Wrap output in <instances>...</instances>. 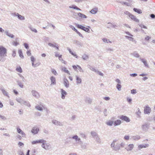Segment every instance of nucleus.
I'll return each mask as SVG.
<instances>
[{
    "label": "nucleus",
    "instance_id": "nucleus-9",
    "mask_svg": "<svg viewBox=\"0 0 155 155\" xmlns=\"http://www.w3.org/2000/svg\"><path fill=\"white\" fill-rule=\"evenodd\" d=\"M52 123L55 125L59 126H62L63 124L61 122L56 120H53L52 121Z\"/></svg>",
    "mask_w": 155,
    "mask_h": 155
},
{
    "label": "nucleus",
    "instance_id": "nucleus-19",
    "mask_svg": "<svg viewBox=\"0 0 155 155\" xmlns=\"http://www.w3.org/2000/svg\"><path fill=\"white\" fill-rule=\"evenodd\" d=\"M108 28H110V27H112L113 28H116L117 27V26L115 24H113L110 22H108Z\"/></svg>",
    "mask_w": 155,
    "mask_h": 155
},
{
    "label": "nucleus",
    "instance_id": "nucleus-22",
    "mask_svg": "<svg viewBox=\"0 0 155 155\" xmlns=\"http://www.w3.org/2000/svg\"><path fill=\"white\" fill-rule=\"evenodd\" d=\"M88 67L92 71H94L96 73L97 71H98V70L95 69L94 67H93L90 65H88Z\"/></svg>",
    "mask_w": 155,
    "mask_h": 155
},
{
    "label": "nucleus",
    "instance_id": "nucleus-51",
    "mask_svg": "<svg viewBox=\"0 0 155 155\" xmlns=\"http://www.w3.org/2000/svg\"><path fill=\"white\" fill-rule=\"evenodd\" d=\"M17 82L18 83V85L21 88H23V85L20 81H17Z\"/></svg>",
    "mask_w": 155,
    "mask_h": 155
},
{
    "label": "nucleus",
    "instance_id": "nucleus-64",
    "mask_svg": "<svg viewBox=\"0 0 155 155\" xmlns=\"http://www.w3.org/2000/svg\"><path fill=\"white\" fill-rule=\"evenodd\" d=\"M131 91V93L132 94H135L137 93V91L136 89H132Z\"/></svg>",
    "mask_w": 155,
    "mask_h": 155
},
{
    "label": "nucleus",
    "instance_id": "nucleus-55",
    "mask_svg": "<svg viewBox=\"0 0 155 155\" xmlns=\"http://www.w3.org/2000/svg\"><path fill=\"white\" fill-rule=\"evenodd\" d=\"M77 66L78 67V68L80 72H83L84 71V70L82 69V68H81V66L78 65H77Z\"/></svg>",
    "mask_w": 155,
    "mask_h": 155
},
{
    "label": "nucleus",
    "instance_id": "nucleus-49",
    "mask_svg": "<svg viewBox=\"0 0 155 155\" xmlns=\"http://www.w3.org/2000/svg\"><path fill=\"white\" fill-rule=\"evenodd\" d=\"M37 140V143H42L46 142V140H43L41 139L39 140Z\"/></svg>",
    "mask_w": 155,
    "mask_h": 155
},
{
    "label": "nucleus",
    "instance_id": "nucleus-46",
    "mask_svg": "<svg viewBox=\"0 0 155 155\" xmlns=\"http://www.w3.org/2000/svg\"><path fill=\"white\" fill-rule=\"evenodd\" d=\"M125 37L127 38L130 41H133L134 40V38L132 37L131 36L130 37L127 36H125Z\"/></svg>",
    "mask_w": 155,
    "mask_h": 155
},
{
    "label": "nucleus",
    "instance_id": "nucleus-28",
    "mask_svg": "<svg viewBox=\"0 0 155 155\" xmlns=\"http://www.w3.org/2000/svg\"><path fill=\"white\" fill-rule=\"evenodd\" d=\"M149 144H144L140 145L138 146L139 148H146L149 147Z\"/></svg>",
    "mask_w": 155,
    "mask_h": 155
},
{
    "label": "nucleus",
    "instance_id": "nucleus-50",
    "mask_svg": "<svg viewBox=\"0 0 155 155\" xmlns=\"http://www.w3.org/2000/svg\"><path fill=\"white\" fill-rule=\"evenodd\" d=\"M51 71L52 73L55 75H58L57 73V72L56 70L54 69H51Z\"/></svg>",
    "mask_w": 155,
    "mask_h": 155
},
{
    "label": "nucleus",
    "instance_id": "nucleus-37",
    "mask_svg": "<svg viewBox=\"0 0 155 155\" xmlns=\"http://www.w3.org/2000/svg\"><path fill=\"white\" fill-rule=\"evenodd\" d=\"M133 10L138 14H141L142 12L141 10L136 8H134Z\"/></svg>",
    "mask_w": 155,
    "mask_h": 155
},
{
    "label": "nucleus",
    "instance_id": "nucleus-32",
    "mask_svg": "<svg viewBox=\"0 0 155 155\" xmlns=\"http://www.w3.org/2000/svg\"><path fill=\"white\" fill-rule=\"evenodd\" d=\"M114 124V122L110 120H109L108 122L106 123V124L110 126H111Z\"/></svg>",
    "mask_w": 155,
    "mask_h": 155
},
{
    "label": "nucleus",
    "instance_id": "nucleus-59",
    "mask_svg": "<svg viewBox=\"0 0 155 155\" xmlns=\"http://www.w3.org/2000/svg\"><path fill=\"white\" fill-rule=\"evenodd\" d=\"M24 46H25V48L26 49H29V46H28V45L27 43H24Z\"/></svg>",
    "mask_w": 155,
    "mask_h": 155
},
{
    "label": "nucleus",
    "instance_id": "nucleus-61",
    "mask_svg": "<svg viewBox=\"0 0 155 155\" xmlns=\"http://www.w3.org/2000/svg\"><path fill=\"white\" fill-rule=\"evenodd\" d=\"M12 44L13 45L17 46L18 45H19V43L15 41H13L12 42Z\"/></svg>",
    "mask_w": 155,
    "mask_h": 155
},
{
    "label": "nucleus",
    "instance_id": "nucleus-25",
    "mask_svg": "<svg viewBox=\"0 0 155 155\" xmlns=\"http://www.w3.org/2000/svg\"><path fill=\"white\" fill-rule=\"evenodd\" d=\"M85 102L86 103L90 104L92 102V100L89 97H87L86 99Z\"/></svg>",
    "mask_w": 155,
    "mask_h": 155
},
{
    "label": "nucleus",
    "instance_id": "nucleus-34",
    "mask_svg": "<svg viewBox=\"0 0 155 155\" xmlns=\"http://www.w3.org/2000/svg\"><path fill=\"white\" fill-rule=\"evenodd\" d=\"M18 53L19 54V56L22 58H24V56L23 55L22 51L21 50H19L18 51Z\"/></svg>",
    "mask_w": 155,
    "mask_h": 155
},
{
    "label": "nucleus",
    "instance_id": "nucleus-8",
    "mask_svg": "<svg viewBox=\"0 0 155 155\" xmlns=\"http://www.w3.org/2000/svg\"><path fill=\"white\" fill-rule=\"evenodd\" d=\"M32 95L36 98L39 97L40 96L38 93L35 90H32L31 91Z\"/></svg>",
    "mask_w": 155,
    "mask_h": 155
},
{
    "label": "nucleus",
    "instance_id": "nucleus-47",
    "mask_svg": "<svg viewBox=\"0 0 155 155\" xmlns=\"http://www.w3.org/2000/svg\"><path fill=\"white\" fill-rule=\"evenodd\" d=\"M16 70L17 71L20 73H22V69L20 67L17 68Z\"/></svg>",
    "mask_w": 155,
    "mask_h": 155
},
{
    "label": "nucleus",
    "instance_id": "nucleus-45",
    "mask_svg": "<svg viewBox=\"0 0 155 155\" xmlns=\"http://www.w3.org/2000/svg\"><path fill=\"white\" fill-rule=\"evenodd\" d=\"M72 139L75 140L76 142L78 140L79 137H78V136L77 135H74L72 136Z\"/></svg>",
    "mask_w": 155,
    "mask_h": 155
},
{
    "label": "nucleus",
    "instance_id": "nucleus-63",
    "mask_svg": "<svg viewBox=\"0 0 155 155\" xmlns=\"http://www.w3.org/2000/svg\"><path fill=\"white\" fill-rule=\"evenodd\" d=\"M124 139L125 140H128L130 139L129 136H125L124 137Z\"/></svg>",
    "mask_w": 155,
    "mask_h": 155
},
{
    "label": "nucleus",
    "instance_id": "nucleus-60",
    "mask_svg": "<svg viewBox=\"0 0 155 155\" xmlns=\"http://www.w3.org/2000/svg\"><path fill=\"white\" fill-rule=\"evenodd\" d=\"M22 137H26V134L25 133L22 131L20 133Z\"/></svg>",
    "mask_w": 155,
    "mask_h": 155
},
{
    "label": "nucleus",
    "instance_id": "nucleus-58",
    "mask_svg": "<svg viewBox=\"0 0 155 155\" xmlns=\"http://www.w3.org/2000/svg\"><path fill=\"white\" fill-rule=\"evenodd\" d=\"M77 34H78L79 36L83 38V36L77 30H76V31H75Z\"/></svg>",
    "mask_w": 155,
    "mask_h": 155
},
{
    "label": "nucleus",
    "instance_id": "nucleus-16",
    "mask_svg": "<svg viewBox=\"0 0 155 155\" xmlns=\"http://www.w3.org/2000/svg\"><path fill=\"white\" fill-rule=\"evenodd\" d=\"M130 18L134 20V21L137 22H139V20L134 15H132L131 14V15H130Z\"/></svg>",
    "mask_w": 155,
    "mask_h": 155
},
{
    "label": "nucleus",
    "instance_id": "nucleus-31",
    "mask_svg": "<svg viewBox=\"0 0 155 155\" xmlns=\"http://www.w3.org/2000/svg\"><path fill=\"white\" fill-rule=\"evenodd\" d=\"M45 150H48L50 149L51 148V146L50 144L49 143H45Z\"/></svg>",
    "mask_w": 155,
    "mask_h": 155
},
{
    "label": "nucleus",
    "instance_id": "nucleus-2",
    "mask_svg": "<svg viewBox=\"0 0 155 155\" xmlns=\"http://www.w3.org/2000/svg\"><path fill=\"white\" fill-rule=\"evenodd\" d=\"M7 50L2 46H0V61L3 62L5 60V57L6 56Z\"/></svg>",
    "mask_w": 155,
    "mask_h": 155
},
{
    "label": "nucleus",
    "instance_id": "nucleus-27",
    "mask_svg": "<svg viewBox=\"0 0 155 155\" xmlns=\"http://www.w3.org/2000/svg\"><path fill=\"white\" fill-rule=\"evenodd\" d=\"M121 121L119 120H117L115 121L114 123V125L115 126L120 125L121 124Z\"/></svg>",
    "mask_w": 155,
    "mask_h": 155
},
{
    "label": "nucleus",
    "instance_id": "nucleus-7",
    "mask_svg": "<svg viewBox=\"0 0 155 155\" xmlns=\"http://www.w3.org/2000/svg\"><path fill=\"white\" fill-rule=\"evenodd\" d=\"M39 131V129L38 127H34L32 128L31 132L34 134H38Z\"/></svg>",
    "mask_w": 155,
    "mask_h": 155
},
{
    "label": "nucleus",
    "instance_id": "nucleus-14",
    "mask_svg": "<svg viewBox=\"0 0 155 155\" xmlns=\"http://www.w3.org/2000/svg\"><path fill=\"white\" fill-rule=\"evenodd\" d=\"M140 59L141 61V62H142L143 63L145 66L147 67V68L149 67V66L148 64L147 61L145 59L140 58Z\"/></svg>",
    "mask_w": 155,
    "mask_h": 155
},
{
    "label": "nucleus",
    "instance_id": "nucleus-36",
    "mask_svg": "<svg viewBox=\"0 0 155 155\" xmlns=\"http://www.w3.org/2000/svg\"><path fill=\"white\" fill-rule=\"evenodd\" d=\"M48 45L50 47H53L55 48L56 47V45H57V44L54 42L53 43H49L48 44Z\"/></svg>",
    "mask_w": 155,
    "mask_h": 155
},
{
    "label": "nucleus",
    "instance_id": "nucleus-21",
    "mask_svg": "<svg viewBox=\"0 0 155 155\" xmlns=\"http://www.w3.org/2000/svg\"><path fill=\"white\" fill-rule=\"evenodd\" d=\"M76 79L77 81V84H80L81 83V79L80 78H79L78 75H76L75 76Z\"/></svg>",
    "mask_w": 155,
    "mask_h": 155
},
{
    "label": "nucleus",
    "instance_id": "nucleus-29",
    "mask_svg": "<svg viewBox=\"0 0 155 155\" xmlns=\"http://www.w3.org/2000/svg\"><path fill=\"white\" fill-rule=\"evenodd\" d=\"M69 8H73L74 9H76L77 10L81 11V9L78 7L77 6L75 5H72V6H69Z\"/></svg>",
    "mask_w": 155,
    "mask_h": 155
},
{
    "label": "nucleus",
    "instance_id": "nucleus-6",
    "mask_svg": "<svg viewBox=\"0 0 155 155\" xmlns=\"http://www.w3.org/2000/svg\"><path fill=\"white\" fill-rule=\"evenodd\" d=\"M151 111L150 108L147 105L146 106L144 109V112L145 114H149Z\"/></svg>",
    "mask_w": 155,
    "mask_h": 155
},
{
    "label": "nucleus",
    "instance_id": "nucleus-52",
    "mask_svg": "<svg viewBox=\"0 0 155 155\" xmlns=\"http://www.w3.org/2000/svg\"><path fill=\"white\" fill-rule=\"evenodd\" d=\"M79 135L82 138L85 139L86 138V136L84 134L81 133L79 134Z\"/></svg>",
    "mask_w": 155,
    "mask_h": 155
},
{
    "label": "nucleus",
    "instance_id": "nucleus-35",
    "mask_svg": "<svg viewBox=\"0 0 155 155\" xmlns=\"http://www.w3.org/2000/svg\"><path fill=\"white\" fill-rule=\"evenodd\" d=\"M82 58L83 59L87 60L88 59L89 57L86 54H84L82 56Z\"/></svg>",
    "mask_w": 155,
    "mask_h": 155
},
{
    "label": "nucleus",
    "instance_id": "nucleus-1",
    "mask_svg": "<svg viewBox=\"0 0 155 155\" xmlns=\"http://www.w3.org/2000/svg\"><path fill=\"white\" fill-rule=\"evenodd\" d=\"M125 145V143L123 141L119 142L117 139H115L111 143L110 147L113 150L118 152L120 150L121 148L124 147Z\"/></svg>",
    "mask_w": 155,
    "mask_h": 155
},
{
    "label": "nucleus",
    "instance_id": "nucleus-5",
    "mask_svg": "<svg viewBox=\"0 0 155 155\" xmlns=\"http://www.w3.org/2000/svg\"><path fill=\"white\" fill-rule=\"evenodd\" d=\"M35 108L37 110L41 111H42L43 109L46 110H48L47 108L44 107L42 105H37L35 107Z\"/></svg>",
    "mask_w": 155,
    "mask_h": 155
},
{
    "label": "nucleus",
    "instance_id": "nucleus-53",
    "mask_svg": "<svg viewBox=\"0 0 155 155\" xmlns=\"http://www.w3.org/2000/svg\"><path fill=\"white\" fill-rule=\"evenodd\" d=\"M133 139L134 140H139L140 138V137L138 135L136 136H134L132 137Z\"/></svg>",
    "mask_w": 155,
    "mask_h": 155
},
{
    "label": "nucleus",
    "instance_id": "nucleus-62",
    "mask_svg": "<svg viewBox=\"0 0 155 155\" xmlns=\"http://www.w3.org/2000/svg\"><path fill=\"white\" fill-rule=\"evenodd\" d=\"M72 67L75 71L77 72H78V71L77 70L78 67L77 66V65H73L72 66Z\"/></svg>",
    "mask_w": 155,
    "mask_h": 155
},
{
    "label": "nucleus",
    "instance_id": "nucleus-10",
    "mask_svg": "<svg viewBox=\"0 0 155 155\" xmlns=\"http://www.w3.org/2000/svg\"><path fill=\"white\" fill-rule=\"evenodd\" d=\"M120 118L124 121H126L127 122H129L130 121L129 118L126 116L122 115L120 116Z\"/></svg>",
    "mask_w": 155,
    "mask_h": 155
},
{
    "label": "nucleus",
    "instance_id": "nucleus-33",
    "mask_svg": "<svg viewBox=\"0 0 155 155\" xmlns=\"http://www.w3.org/2000/svg\"><path fill=\"white\" fill-rule=\"evenodd\" d=\"M35 58L33 56H31V60L32 62V66L35 65H34V62L35 61Z\"/></svg>",
    "mask_w": 155,
    "mask_h": 155
},
{
    "label": "nucleus",
    "instance_id": "nucleus-15",
    "mask_svg": "<svg viewBox=\"0 0 155 155\" xmlns=\"http://www.w3.org/2000/svg\"><path fill=\"white\" fill-rule=\"evenodd\" d=\"M64 86L68 88L69 87V83L66 78H64Z\"/></svg>",
    "mask_w": 155,
    "mask_h": 155
},
{
    "label": "nucleus",
    "instance_id": "nucleus-48",
    "mask_svg": "<svg viewBox=\"0 0 155 155\" xmlns=\"http://www.w3.org/2000/svg\"><path fill=\"white\" fill-rule=\"evenodd\" d=\"M28 28L32 31H33L35 33H37V30L35 29L32 28L31 26H29Z\"/></svg>",
    "mask_w": 155,
    "mask_h": 155
},
{
    "label": "nucleus",
    "instance_id": "nucleus-3",
    "mask_svg": "<svg viewBox=\"0 0 155 155\" xmlns=\"http://www.w3.org/2000/svg\"><path fill=\"white\" fill-rule=\"evenodd\" d=\"M16 101L18 103H20L21 105H24L27 107H31L30 103L28 101L24 100L21 98H16Z\"/></svg>",
    "mask_w": 155,
    "mask_h": 155
},
{
    "label": "nucleus",
    "instance_id": "nucleus-39",
    "mask_svg": "<svg viewBox=\"0 0 155 155\" xmlns=\"http://www.w3.org/2000/svg\"><path fill=\"white\" fill-rule=\"evenodd\" d=\"M76 143L80 144L81 145H82L83 143L82 141H81L80 138H79L78 139L77 141L76 142Z\"/></svg>",
    "mask_w": 155,
    "mask_h": 155
},
{
    "label": "nucleus",
    "instance_id": "nucleus-18",
    "mask_svg": "<svg viewBox=\"0 0 155 155\" xmlns=\"http://www.w3.org/2000/svg\"><path fill=\"white\" fill-rule=\"evenodd\" d=\"M73 43L74 44H75L79 46H82V44L79 41L77 40H75L73 41Z\"/></svg>",
    "mask_w": 155,
    "mask_h": 155
},
{
    "label": "nucleus",
    "instance_id": "nucleus-54",
    "mask_svg": "<svg viewBox=\"0 0 155 155\" xmlns=\"http://www.w3.org/2000/svg\"><path fill=\"white\" fill-rule=\"evenodd\" d=\"M116 87L118 91L121 90V85L120 84H117L116 86Z\"/></svg>",
    "mask_w": 155,
    "mask_h": 155
},
{
    "label": "nucleus",
    "instance_id": "nucleus-30",
    "mask_svg": "<svg viewBox=\"0 0 155 155\" xmlns=\"http://www.w3.org/2000/svg\"><path fill=\"white\" fill-rule=\"evenodd\" d=\"M91 133L92 136L94 138H95L98 136L97 134L94 131H91Z\"/></svg>",
    "mask_w": 155,
    "mask_h": 155
},
{
    "label": "nucleus",
    "instance_id": "nucleus-13",
    "mask_svg": "<svg viewBox=\"0 0 155 155\" xmlns=\"http://www.w3.org/2000/svg\"><path fill=\"white\" fill-rule=\"evenodd\" d=\"M134 148V145L133 144H130L128 145L125 148V149L127 151H130Z\"/></svg>",
    "mask_w": 155,
    "mask_h": 155
},
{
    "label": "nucleus",
    "instance_id": "nucleus-12",
    "mask_svg": "<svg viewBox=\"0 0 155 155\" xmlns=\"http://www.w3.org/2000/svg\"><path fill=\"white\" fill-rule=\"evenodd\" d=\"M50 80L51 82V85H55L56 84V79L53 76L51 77Z\"/></svg>",
    "mask_w": 155,
    "mask_h": 155
},
{
    "label": "nucleus",
    "instance_id": "nucleus-41",
    "mask_svg": "<svg viewBox=\"0 0 155 155\" xmlns=\"http://www.w3.org/2000/svg\"><path fill=\"white\" fill-rule=\"evenodd\" d=\"M62 71H64V72L65 73H67L69 74H70L69 71L67 69V68L65 67L63 68H62Z\"/></svg>",
    "mask_w": 155,
    "mask_h": 155
},
{
    "label": "nucleus",
    "instance_id": "nucleus-11",
    "mask_svg": "<svg viewBox=\"0 0 155 155\" xmlns=\"http://www.w3.org/2000/svg\"><path fill=\"white\" fill-rule=\"evenodd\" d=\"M14 14L15 16H17L18 18L21 20H24L25 19V18L24 16L19 15L18 13H14Z\"/></svg>",
    "mask_w": 155,
    "mask_h": 155
},
{
    "label": "nucleus",
    "instance_id": "nucleus-26",
    "mask_svg": "<svg viewBox=\"0 0 155 155\" xmlns=\"http://www.w3.org/2000/svg\"><path fill=\"white\" fill-rule=\"evenodd\" d=\"M78 15L81 18H87V17L84 14L81 13H79L78 14Z\"/></svg>",
    "mask_w": 155,
    "mask_h": 155
},
{
    "label": "nucleus",
    "instance_id": "nucleus-17",
    "mask_svg": "<svg viewBox=\"0 0 155 155\" xmlns=\"http://www.w3.org/2000/svg\"><path fill=\"white\" fill-rule=\"evenodd\" d=\"M61 98L62 99L65 98V96L67 94V92L64 90L61 89Z\"/></svg>",
    "mask_w": 155,
    "mask_h": 155
},
{
    "label": "nucleus",
    "instance_id": "nucleus-42",
    "mask_svg": "<svg viewBox=\"0 0 155 155\" xmlns=\"http://www.w3.org/2000/svg\"><path fill=\"white\" fill-rule=\"evenodd\" d=\"M76 26L79 28L81 29L82 30L84 28V27L78 24H76Z\"/></svg>",
    "mask_w": 155,
    "mask_h": 155
},
{
    "label": "nucleus",
    "instance_id": "nucleus-20",
    "mask_svg": "<svg viewBox=\"0 0 155 155\" xmlns=\"http://www.w3.org/2000/svg\"><path fill=\"white\" fill-rule=\"evenodd\" d=\"M5 33L7 36H8L10 38H14L15 36L13 34H11L10 33H9L8 31H5Z\"/></svg>",
    "mask_w": 155,
    "mask_h": 155
},
{
    "label": "nucleus",
    "instance_id": "nucleus-40",
    "mask_svg": "<svg viewBox=\"0 0 155 155\" xmlns=\"http://www.w3.org/2000/svg\"><path fill=\"white\" fill-rule=\"evenodd\" d=\"M137 110L138 111L136 112V114L137 115L138 117H140V114L141 113V112L140 111V110L139 108H138Z\"/></svg>",
    "mask_w": 155,
    "mask_h": 155
},
{
    "label": "nucleus",
    "instance_id": "nucleus-57",
    "mask_svg": "<svg viewBox=\"0 0 155 155\" xmlns=\"http://www.w3.org/2000/svg\"><path fill=\"white\" fill-rule=\"evenodd\" d=\"M122 5H124L128 6H130V4L127 2H120Z\"/></svg>",
    "mask_w": 155,
    "mask_h": 155
},
{
    "label": "nucleus",
    "instance_id": "nucleus-56",
    "mask_svg": "<svg viewBox=\"0 0 155 155\" xmlns=\"http://www.w3.org/2000/svg\"><path fill=\"white\" fill-rule=\"evenodd\" d=\"M83 30L88 33H89L90 31V30L88 28H86L85 27L84 28Z\"/></svg>",
    "mask_w": 155,
    "mask_h": 155
},
{
    "label": "nucleus",
    "instance_id": "nucleus-38",
    "mask_svg": "<svg viewBox=\"0 0 155 155\" xmlns=\"http://www.w3.org/2000/svg\"><path fill=\"white\" fill-rule=\"evenodd\" d=\"M132 54L136 58H139L140 57L139 54L136 51L134 52Z\"/></svg>",
    "mask_w": 155,
    "mask_h": 155
},
{
    "label": "nucleus",
    "instance_id": "nucleus-4",
    "mask_svg": "<svg viewBox=\"0 0 155 155\" xmlns=\"http://www.w3.org/2000/svg\"><path fill=\"white\" fill-rule=\"evenodd\" d=\"M150 127V124L145 123L141 126V129L143 131H147Z\"/></svg>",
    "mask_w": 155,
    "mask_h": 155
},
{
    "label": "nucleus",
    "instance_id": "nucleus-44",
    "mask_svg": "<svg viewBox=\"0 0 155 155\" xmlns=\"http://www.w3.org/2000/svg\"><path fill=\"white\" fill-rule=\"evenodd\" d=\"M95 138L96 139V141L97 143H101V139L98 135Z\"/></svg>",
    "mask_w": 155,
    "mask_h": 155
},
{
    "label": "nucleus",
    "instance_id": "nucleus-24",
    "mask_svg": "<svg viewBox=\"0 0 155 155\" xmlns=\"http://www.w3.org/2000/svg\"><path fill=\"white\" fill-rule=\"evenodd\" d=\"M1 90L2 93L4 95L7 96L8 98L9 97L8 95V93L5 89H1Z\"/></svg>",
    "mask_w": 155,
    "mask_h": 155
},
{
    "label": "nucleus",
    "instance_id": "nucleus-43",
    "mask_svg": "<svg viewBox=\"0 0 155 155\" xmlns=\"http://www.w3.org/2000/svg\"><path fill=\"white\" fill-rule=\"evenodd\" d=\"M102 40L103 41L105 42V43H108L109 42H110V43H111V42L109 40V39H107V38H103V39H102Z\"/></svg>",
    "mask_w": 155,
    "mask_h": 155
},
{
    "label": "nucleus",
    "instance_id": "nucleus-23",
    "mask_svg": "<svg viewBox=\"0 0 155 155\" xmlns=\"http://www.w3.org/2000/svg\"><path fill=\"white\" fill-rule=\"evenodd\" d=\"M97 11L98 8H94L90 11V12L92 14H95L97 13Z\"/></svg>",
    "mask_w": 155,
    "mask_h": 155
}]
</instances>
